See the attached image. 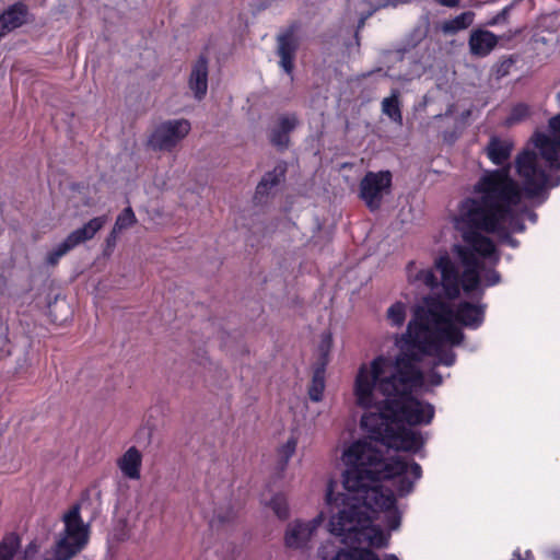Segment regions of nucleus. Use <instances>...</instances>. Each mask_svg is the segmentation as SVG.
<instances>
[{
	"label": "nucleus",
	"instance_id": "f257e3e1",
	"mask_svg": "<svg viewBox=\"0 0 560 560\" xmlns=\"http://www.w3.org/2000/svg\"><path fill=\"white\" fill-rule=\"evenodd\" d=\"M347 466L342 485L347 492H335L336 481L327 483L326 511L319 512L306 525H400L401 512L395 494L405 497L412 492L415 482L422 476L421 466L408 464L400 457L385 458L372 442L358 440L342 453ZM293 525H305L296 520Z\"/></svg>",
	"mask_w": 560,
	"mask_h": 560
},
{
	"label": "nucleus",
	"instance_id": "f03ea898",
	"mask_svg": "<svg viewBox=\"0 0 560 560\" xmlns=\"http://www.w3.org/2000/svg\"><path fill=\"white\" fill-rule=\"evenodd\" d=\"M424 373L419 365L399 359L377 355L361 365L354 383L357 402L362 408L375 407L361 418V428L370 440L397 451L417 453L424 445L422 434L410 427L428 425L435 409L429 401L415 397L424 386Z\"/></svg>",
	"mask_w": 560,
	"mask_h": 560
},
{
	"label": "nucleus",
	"instance_id": "7ed1b4c3",
	"mask_svg": "<svg viewBox=\"0 0 560 560\" xmlns=\"http://www.w3.org/2000/svg\"><path fill=\"white\" fill-rule=\"evenodd\" d=\"M516 174L522 187L510 175V166L486 171L474 187L480 197H467L459 206L460 222L465 231L495 234L506 245L516 248L520 242L512 233H523L526 225L515 210L523 194L536 198L549 182L547 171L540 165L538 154L524 149L515 159Z\"/></svg>",
	"mask_w": 560,
	"mask_h": 560
},
{
	"label": "nucleus",
	"instance_id": "20e7f679",
	"mask_svg": "<svg viewBox=\"0 0 560 560\" xmlns=\"http://www.w3.org/2000/svg\"><path fill=\"white\" fill-rule=\"evenodd\" d=\"M464 244H455L452 252L457 256L464 267L459 272L457 265L453 261L448 253L439 255L434 260V268L441 275V287L447 300H456L460 294V289L469 295L480 290V296L483 291L481 285V271L485 264L480 258L489 259L498 264L500 255L494 242L477 231L462 232Z\"/></svg>",
	"mask_w": 560,
	"mask_h": 560
},
{
	"label": "nucleus",
	"instance_id": "39448f33",
	"mask_svg": "<svg viewBox=\"0 0 560 560\" xmlns=\"http://www.w3.org/2000/svg\"><path fill=\"white\" fill-rule=\"evenodd\" d=\"M465 339V334L452 322L436 325L423 334H418L411 338L396 340L395 345L398 353L395 358L399 362L419 365L428 357L432 346H443L448 343L452 347L460 346Z\"/></svg>",
	"mask_w": 560,
	"mask_h": 560
},
{
	"label": "nucleus",
	"instance_id": "423d86ee",
	"mask_svg": "<svg viewBox=\"0 0 560 560\" xmlns=\"http://www.w3.org/2000/svg\"><path fill=\"white\" fill-rule=\"evenodd\" d=\"M329 533L341 536L345 548L339 549L334 560H380L371 548H386L390 534L382 527H328Z\"/></svg>",
	"mask_w": 560,
	"mask_h": 560
},
{
	"label": "nucleus",
	"instance_id": "0eeeda50",
	"mask_svg": "<svg viewBox=\"0 0 560 560\" xmlns=\"http://www.w3.org/2000/svg\"><path fill=\"white\" fill-rule=\"evenodd\" d=\"M423 306H417L412 318L409 320L406 331L396 340L411 338L418 334H423L428 329L442 325V323L452 322L453 308L440 296L428 295L423 299Z\"/></svg>",
	"mask_w": 560,
	"mask_h": 560
},
{
	"label": "nucleus",
	"instance_id": "6e6552de",
	"mask_svg": "<svg viewBox=\"0 0 560 560\" xmlns=\"http://www.w3.org/2000/svg\"><path fill=\"white\" fill-rule=\"evenodd\" d=\"M191 129L187 119H170L158 125L148 138L153 151L171 152Z\"/></svg>",
	"mask_w": 560,
	"mask_h": 560
},
{
	"label": "nucleus",
	"instance_id": "1a4fd4ad",
	"mask_svg": "<svg viewBox=\"0 0 560 560\" xmlns=\"http://www.w3.org/2000/svg\"><path fill=\"white\" fill-rule=\"evenodd\" d=\"M392 186V174L389 171L377 173L368 172L360 182V198L371 210H378L382 206L384 192H388Z\"/></svg>",
	"mask_w": 560,
	"mask_h": 560
},
{
	"label": "nucleus",
	"instance_id": "9d476101",
	"mask_svg": "<svg viewBox=\"0 0 560 560\" xmlns=\"http://www.w3.org/2000/svg\"><path fill=\"white\" fill-rule=\"evenodd\" d=\"M549 128L553 136L537 131L533 135L532 141L539 150V160H545L549 168L560 170V114L550 118Z\"/></svg>",
	"mask_w": 560,
	"mask_h": 560
},
{
	"label": "nucleus",
	"instance_id": "9b49d317",
	"mask_svg": "<svg viewBox=\"0 0 560 560\" xmlns=\"http://www.w3.org/2000/svg\"><path fill=\"white\" fill-rule=\"evenodd\" d=\"M300 28L298 22H292L287 28L277 36V56L280 58L279 66L283 71L291 75L294 70V60L299 50L300 42L296 32Z\"/></svg>",
	"mask_w": 560,
	"mask_h": 560
},
{
	"label": "nucleus",
	"instance_id": "f8f14e48",
	"mask_svg": "<svg viewBox=\"0 0 560 560\" xmlns=\"http://www.w3.org/2000/svg\"><path fill=\"white\" fill-rule=\"evenodd\" d=\"M89 538V527H65L63 534L56 544V560H70L85 547Z\"/></svg>",
	"mask_w": 560,
	"mask_h": 560
},
{
	"label": "nucleus",
	"instance_id": "ddd939ff",
	"mask_svg": "<svg viewBox=\"0 0 560 560\" xmlns=\"http://www.w3.org/2000/svg\"><path fill=\"white\" fill-rule=\"evenodd\" d=\"M486 308L487 305L482 303L460 301L453 310L452 322L455 320L468 329H478L485 322Z\"/></svg>",
	"mask_w": 560,
	"mask_h": 560
},
{
	"label": "nucleus",
	"instance_id": "4468645a",
	"mask_svg": "<svg viewBox=\"0 0 560 560\" xmlns=\"http://www.w3.org/2000/svg\"><path fill=\"white\" fill-rule=\"evenodd\" d=\"M295 113L280 115L277 122L269 129L268 139L271 145L284 151L290 145V133L299 126Z\"/></svg>",
	"mask_w": 560,
	"mask_h": 560
},
{
	"label": "nucleus",
	"instance_id": "2eb2a0df",
	"mask_svg": "<svg viewBox=\"0 0 560 560\" xmlns=\"http://www.w3.org/2000/svg\"><path fill=\"white\" fill-rule=\"evenodd\" d=\"M288 171L285 161H279L272 171L265 173L256 186L254 194L255 203L266 202L273 188L284 182Z\"/></svg>",
	"mask_w": 560,
	"mask_h": 560
},
{
	"label": "nucleus",
	"instance_id": "dca6fc26",
	"mask_svg": "<svg viewBox=\"0 0 560 560\" xmlns=\"http://www.w3.org/2000/svg\"><path fill=\"white\" fill-rule=\"evenodd\" d=\"M288 171L285 161H279L272 171L265 173L256 186L254 194L255 203L266 202L273 188L284 182Z\"/></svg>",
	"mask_w": 560,
	"mask_h": 560
},
{
	"label": "nucleus",
	"instance_id": "f3484780",
	"mask_svg": "<svg viewBox=\"0 0 560 560\" xmlns=\"http://www.w3.org/2000/svg\"><path fill=\"white\" fill-rule=\"evenodd\" d=\"M32 21L28 7L23 1H16L0 13V32L7 35Z\"/></svg>",
	"mask_w": 560,
	"mask_h": 560
},
{
	"label": "nucleus",
	"instance_id": "a211bd4d",
	"mask_svg": "<svg viewBox=\"0 0 560 560\" xmlns=\"http://www.w3.org/2000/svg\"><path fill=\"white\" fill-rule=\"evenodd\" d=\"M209 60L200 55L192 63L188 77V88L197 101H202L208 92Z\"/></svg>",
	"mask_w": 560,
	"mask_h": 560
},
{
	"label": "nucleus",
	"instance_id": "6ab92c4d",
	"mask_svg": "<svg viewBox=\"0 0 560 560\" xmlns=\"http://www.w3.org/2000/svg\"><path fill=\"white\" fill-rule=\"evenodd\" d=\"M499 37L487 30H475L468 40L470 54L477 57L488 56L498 45Z\"/></svg>",
	"mask_w": 560,
	"mask_h": 560
},
{
	"label": "nucleus",
	"instance_id": "aec40b11",
	"mask_svg": "<svg viewBox=\"0 0 560 560\" xmlns=\"http://www.w3.org/2000/svg\"><path fill=\"white\" fill-rule=\"evenodd\" d=\"M117 467L122 476L130 480L141 477L142 454L136 446H130L118 459Z\"/></svg>",
	"mask_w": 560,
	"mask_h": 560
},
{
	"label": "nucleus",
	"instance_id": "412c9836",
	"mask_svg": "<svg viewBox=\"0 0 560 560\" xmlns=\"http://www.w3.org/2000/svg\"><path fill=\"white\" fill-rule=\"evenodd\" d=\"M107 222L106 215H100L91 219L83 226L72 231L67 237L69 243L74 247L78 245L92 240L96 233L103 229Z\"/></svg>",
	"mask_w": 560,
	"mask_h": 560
},
{
	"label": "nucleus",
	"instance_id": "4be33fe9",
	"mask_svg": "<svg viewBox=\"0 0 560 560\" xmlns=\"http://www.w3.org/2000/svg\"><path fill=\"white\" fill-rule=\"evenodd\" d=\"M513 143L492 136L486 147L488 159L495 165H503L511 156Z\"/></svg>",
	"mask_w": 560,
	"mask_h": 560
},
{
	"label": "nucleus",
	"instance_id": "5701e85b",
	"mask_svg": "<svg viewBox=\"0 0 560 560\" xmlns=\"http://www.w3.org/2000/svg\"><path fill=\"white\" fill-rule=\"evenodd\" d=\"M474 19L475 12H462L455 18L443 22L441 25V31L443 32L444 35H454L459 31L468 28L474 23Z\"/></svg>",
	"mask_w": 560,
	"mask_h": 560
},
{
	"label": "nucleus",
	"instance_id": "b1692460",
	"mask_svg": "<svg viewBox=\"0 0 560 560\" xmlns=\"http://www.w3.org/2000/svg\"><path fill=\"white\" fill-rule=\"evenodd\" d=\"M415 261H410L407 266L408 271V281L410 283L421 282L427 288L434 290L441 285V280L439 281L433 269H420L415 275L411 272V269L415 267Z\"/></svg>",
	"mask_w": 560,
	"mask_h": 560
},
{
	"label": "nucleus",
	"instance_id": "393cba45",
	"mask_svg": "<svg viewBox=\"0 0 560 560\" xmlns=\"http://www.w3.org/2000/svg\"><path fill=\"white\" fill-rule=\"evenodd\" d=\"M325 374L326 368H324L322 364L320 366L314 365L312 381L308 386V397L314 402H318L323 399L326 386Z\"/></svg>",
	"mask_w": 560,
	"mask_h": 560
},
{
	"label": "nucleus",
	"instance_id": "a878e982",
	"mask_svg": "<svg viewBox=\"0 0 560 560\" xmlns=\"http://www.w3.org/2000/svg\"><path fill=\"white\" fill-rule=\"evenodd\" d=\"M317 527H291L285 533V544L291 548L305 547Z\"/></svg>",
	"mask_w": 560,
	"mask_h": 560
},
{
	"label": "nucleus",
	"instance_id": "bb28decb",
	"mask_svg": "<svg viewBox=\"0 0 560 560\" xmlns=\"http://www.w3.org/2000/svg\"><path fill=\"white\" fill-rule=\"evenodd\" d=\"M398 97H399L398 90H393L392 95L389 97H385L382 101L383 114L388 116L394 121H397V120L400 121L402 118Z\"/></svg>",
	"mask_w": 560,
	"mask_h": 560
},
{
	"label": "nucleus",
	"instance_id": "cd10ccee",
	"mask_svg": "<svg viewBox=\"0 0 560 560\" xmlns=\"http://www.w3.org/2000/svg\"><path fill=\"white\" fill-rule=\"evenodd\" d=\"M332 348V335L330 331H325L320 336V341L318 345V357L314 365L327 368L329 364L330 351Z\"/></svg>",
	"mask_w": 560,
	"mask_h": 560
},
{
	"label": "nucleus",
	"instance_id": "c85d7f7f",
	"mask_svg": "<svg viewBox=\"0 0 560 560\" xmlns=\"http://www.w3.org/2000/svg\"><path fill=\"white\" fill-rule=\"evenodd\" d=\"M429 355L436 358L434 365L452 366L456 361V353L452 349H445L443 346H432L429 350Z\"/></svg>",
	"mask_w": 560,
	"mask_h": 560
},
{
	"label": "nucleus",
	"instance_id": "c756f323",
	"mask_svg": "<svg viewBox=\"0 0 560 560\" xmlns=\"http://www.w3.org/2000/svg\"><path fill=\"white\" fill-rule=\"evenodd\" d=\"M73 248L74 246L71 243H69L68 237H66L55 248L47 253L46 264L48 266H56L59 262L60 258L67 255Z\"/></svg>",
	"mask_w": 560,
	"mask_h": 560
},
{
	"label": "nucleus",
	"instance_id": "7c9ffc66",
	"mask_svg": "<svg viewBox=\"0 0 560 560\" xmlns=\"http://www.w3.org/2000/svg\"><path fill=\"white\" fill-rule=\"evenodd\" d=\"M78 502H84V506L82 509H80V513L83 517L86 516L85 525H91V523H93L95 521L98 512H97L96 506H94V504L91 500L90 491L84 490L81 493V497L78 500Z\"/></svg>",
	"mask_w": 560,
	"mask_h": 560
},
{
	"label": "nucleus",
	"instance_id": "2f4dec72",
	"mask_svg": "<svg viewBox=\"0 0 560 560\" xmlns=\"http://www.w3.org/2000/svg\"><path fill=\"white\" fill-rule=\"evenodd\" d=\"M84 502H75L66 513L61 515L63 525H85V520L80 513Z\"/></svg>",
	"mask_w": 560,
	"mask_h": 560
},
{
	"label": "nucleus",
	"instance_id": "473e14b6",
	"mask_svg": "<svg viewBox=\"0 0 560 560\" xmlns=\"http://www.w3.org/2000/svg\"><path fill=\"white\" fill-rule=\"evenodd\" d=\"M269 506L280 521H285L289 517V504L283 494H275L269 502Z\"/></svg>",
	"mask_w": 560,
	"mask_h": 560
},
{
	"label": "nucleus",
	"instance_id": "72a5a7b5",
	"mask_svg": "<svg viewBox=\"0 0 560 560\" xmlns=\"http://www.w3.org/2000/svg\"><path fill=\"white\" fill-rule=\"evenodd\" d=\"M137 223L136 214L130 206L125 208L116 218L114 229L121 232L122 230L129 229Z\"/></svg>",
	"mask_w": 560,
	"mask_h": 560
},
{
	"label": "nucleus",
	"instance_id": "f704fd0d",
	"mask_svg": "<svg viewBox=\"0 0 560 560\" xmlns=\"http://www.w3.org/2000/svg\"><path fill=\"white\" fill-rule=\"evenodd\" d=\"M387 318L390 320L393 326H401L406 319V306L401 302L394 303L387 310Z\"/></svg>",
	"mask_w": 560,
	"mask_h": 560
},
{
	"label": "nucleus",
	"instance_id": "c9c22d12",
	"mask_svg": "<svg viewBox=\"0 0 560 560\" xmlns=\"http://www.w3.org/2000/svg\"><path fill=\"white\" fill-rule=\"evenodd\" d=\"M296 444V439L290 438L282 446L279 447L278 454L280 457L281 469H284L287 467L290 458L294 455Z\"/></svg>",
	"mask_w": 560,
	"mask_h": 560
},
{
	"label": "nucleus",
	"instance_id": "e433bc0d",
	"mask_svg": "<svg viewBox=\"0 0 560 560\" xmlns=\"http://www.w3.org/2000/svg\"><path fill=\"white\" fill-rule=\"evenodd\" d=\"M19 546V539L15 536L5 537L0 542V560H11Z\"/></svg>",
	"mask_w": 560,
	"mask_h": 560
},
{
	"label": "nucleus",
	"instance_id": "4c0bfd02",
	"mask_svg": "<svg viewBox=\"0 0 560 560\" xmlns=\"http://www.w3.org/2000/svg\"><path fill=\"white\" fill-rule=\"evenodd\" d=\"M528 115H529L528 105H526L524 103H518L512 107L511 114L508 118V121L511 124L518 122V121H522L523 119H525Z\"/></svg>",
	"mask_w": 560,
	"mask_h": 560
},
{
	"label": "nucleus",
	"instance_id": "58836bf2",
	"mask_svg": "<svg viewBox=\"0 0 560 560\" xmlns=\"http://www.w3.org/2000/svg\"><path fill=\"white\" fill-rule=\"evenodd\" d=\"M482 271H483L482 278H483L485 287H493L501 282V275L495 269H493V268L486 269V267H483Z\"/></svg>",
	"mask_w": 560,
	"mask_h": 560
},
{
	"label": "nucleus",
	"instance_id": "ea45409f",
	"mask_svg": "<svg viewBox=\"0 0 560 560\" xmlns=\"http://www.w3.org/2000/svg\"><path fill=\"white\" fill-rule=\"evenodd\" d=\"M119 231H116V229L113 228V230L108 233V235L105 238V247H104V255L110 256L116 247L117 240H118Z\"/></svg>",
	"mask_w": 560,
	"mask_h": 560
},
{
	"label": "nucleus",
	"instance_id": "a19ab883",
	"mask_svg": "<svg viewBox=\"0 0 560 560\" xmlns=\"http://www.w3.org/2000/svg\"><path fill=\"white\" fill-rule=\"evenodd\" d=\"M511 11V5L504 7L498 12L491 20L487 22V25L494 26L501 23H506Z\"/></svg>",
	"mask_w": 560,
	"mask_h": 560
},
{
	"label": "nucleus",
	"instance_id": "79ce46f5",
	"mask_svg": "<svg viewBox=\"0 0 560 560\" xmlns=\"http://www.w3.org/2000/svg\"><path fill=\"white\" fill-rule=\"evenodd\" d=\"M428 383L431 386H440L443 383L441 373L435 370H431L428 374Z\"/></svg>",
	"mask_w": 560,
	"mask_h": 560
},
{
	"label": "nucleus",
	"instance_id": "37998d69",
	"mask_svg": "<svg viewBox=\"0 0 560 560\" xmlns=\"http://www.w3.org/2000/svg\"><path fill=\"white\" fill-rule=\"evenodd\" d=\"M127 527L120 526V527H114L113 532L109 534V537L112 539H116L118 541L124 540L127 536L126 533Z\"/></svg>",
	"mask_w": 560,
	"mask_h": 560
},
{
	"label": "nucleus",
	"instance_id": "c03bdc74",
	"mask_svg": "<svg viewBox=\"0 0 560 560\" xmlns=\"http://www.w3.org/2000/svg\"><path fill=\"white\" fill-rule=\"evenodd\" d=\"M511 560H534V557L530 550H526L523 556L521 550L516 549L513 552Z\"/></svg>",
	"mask_w": 560,
	"mask_h": 560
},
{
	"label": "nucleus",
	"instance_id": "a18cd8bd",
	"mask_svg": "<svg viewBox=\"0 0 560 560\" xmlns=\"http://www.w3.org/2000/svg\"><path fill=\"white\" fill-rule=\"evenodd\" d=\"M514 61L515 60L512 57L502 60L498 69V72L501 73V75H505L511 66L514 63Z\"/></svg>",
	"mask_w": 560,
	"mask_h": 560
},
{
	"label": "nucleus",
	"instance_id": "49530a36",
	"mask_svg": "<svg viewBox=\"0 0 560 560\" xmlns=\"http://www.w3.org/2000/svg\"><path fill=\"white\" fill-rule=\"evenodd\" d=\"M412 36L416 37V43L413 44L415 46L427 36V30L423 31L420 27H417L415 28Z\"/></svg>",
	"mask_w": 560,
	"mask_h": 560
},
{
	"label": "nucleus",
	"instance_id": "de8ad7c7",
	"mask_svg": "<svg viewBox=\"0 0 560 560\" xmlns=\"http://www.w3.org/2000/svg\"><path fill=\"white\" fill-rule=\"evenodd\" d=\"M462 0H436V2L443 7L455 8L460 3Z\"/></svg>",
	"mask_w": 560,
	"mask_h": 560
},
{
	"label": "nucleus",
	"instance_id": "09e8293b",
	"mask_svg": "<svg viewBox=\"0 0 560 560\" xmlns=\"http://www.w3.org/2000/svg\"><path fill=\"white\" fill-rule=\"evenodd\" d=\"M550 555H551L552 559L560 560V548L551 550Z\"/></svg>",
	"mask_w": 560,
	"mask_h": 560
},
{
	"label": "nucleus",
	"instance_id": "8fccbe9b",
	"mask_svg": "<svg viewBox=\"0 0 560 560\" xmlns=\"http://www.w3.org/2000/svg\"><path fill=\"white\" fill-rule=\"evenodd\" d=\"M383 560H399V558L395 553H387Z\"/></svg>",
	"mask_w": 560,
	"mask_h": 560
},
{
	"label": "nucleus",
	"instance_id": "3c124183",
	"mask_svg": "<svg viewBox=\"0 0 560 560\" xmlns=\"http://www.w3.org/2000/svg\"><path fill=\"white\" fill-rule=\"evenodd\" d=\"M529 219H530L533 222H535V221H536V219H537V214H536L535 212H530V213H529Z\"/></svg>",
	"mask_w": 560,
	"mask_h": 560
},
{
	"label": "nucleus",
	"instance_id": "603ef678",
	"mask_svg": "<svg viewBox=\"0 0 560 560\" xmlns=\"http://www.w3.org/2000/svg\"><path fill=\"white\" fill-rule=\"evenodd\" d=\"M559 183H560V177H557V180H556V183L552 184V186H558Z\"/></svg>",
	"mask_w": 560,
	"mask_h": 560
},
{
	"label": "nucleus",
	"instance_id": "864d4df0",
	"mask_svg": "<svg viewBox=\"0 0 560 560\" xmlns=\"http://www.w3.org/2000/svg\"><path fill=\"white\" fill-rule=\"evenodd\" d=\"M557 98H558V102H559V104H560V92L558 93Z\"/></svg>",
	"mask_w": 560,
	"mask_h": 560
},
{
	"label": "nucleus",
	"instance_id": "5fc2aeb1",
	"mask_svg": "<svg viewBox=\"0 0 560 560\" xmlns=\"http://www.w3.org/2000/svg\"><path fill=\"white\" fill-rule=\"evenodd\" d=\"M3 36H5V34H2V33L0 32V39H1Z\"/></svg>",
	"mask_w": 560,
	"mask_h": 560
}]
</instances>
